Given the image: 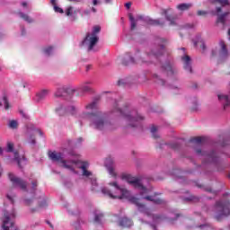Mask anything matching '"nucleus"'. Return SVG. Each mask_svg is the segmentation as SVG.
Masks as SVG:
<instances>
[{"mask_svg": "<svg viewBox=\"0 0 230 230\" xmlns=\"http://www.w3.org/2000/svg\"><path fill=\"white\" fill-rule=\"evenodd\" d=\"M64 155H66V151L59 153H57L56 151L49 152V159H51V161H54L55 163H60L63 168L70 170L71 172H73V173H78V172H76L75 168H79V170H82L83 177H86L87 181H89L92 184V191H98V190L96 189L98 186V182H96V177L93 174L92 172L87 170V168H89V163L82 161H73L72 164H68L67 161L64 159Z\"/></svg>", "mask_w": 230, "mask_h": 230, "instance_id": "f257e3e1", "label": "nucleus"}, {"mask_svg": "<svg viewBox=\"0 0 230 230\" xmlns=\"http://www.w3.org/2000/svg\"><path fill=\"white\" fill-rule=\"evenodd\" d=\"M121 105H123V102L115 101L111 111V114H114V116H120L121 118L126 119V121H128V127L134 128L139 125L140 121H143V119H145V117L137 113V111H131L127 104H124L123 107H121Z\"/></svg>", "mask_w": 230, "mask_h": 230, "instance_id": "f03ea898", "label": "nucleus"}, {"mask_svg": "<svg viewBox=\"0 0 230 230\" xmlns=\"http://www.w3.org/2000/svg\"><path fill=\"white\" fill-rule=\"evenodd\" d=\"M164 51V45H160L158 51L156 49H153L149 53H146L143 55L137 52L135 55V58H137L136 61L134 60V58H132V55H130V53H127L122 58V65L130 66L131 64H147L148 62H155V60H159V58H161Z\"/></svg>", "mask_w": 230, "mask_h": 230, "instance_id": "7ed1b4c3", "label": "nucleus"}, {"mask_svg": "<svg viewBox=\"0 0 230 230\" xmlns=\"http://www.w3.org/2000/svg\"><path fill=\"white\" fill-rule=\"evenodd\" d=\"M84 118H88L90 125L96 130H114L116 127L107 120V114L97 111L93 113H84Z\"/></svg>", "mask_w": 230, "mask_h": 230, "instance_id": "20e7f679", "label": "nucleus"}, {"mask_svg": "<svg viewBox=\"0 0 230 230\" xmlns=\"http://www.w3.org/2000/svg\"><path fill=\"white\" fill-rule=\"evenodd\" d=\"M122 179H125L128 184H132L133 188L139 190L140 196L142 199H145V200H148L149 202H154V204L158 205L165 204L164 199L155 197L157 194H155V196H147L149 190L143 185L141 180L138 178L132 177L130 174H124L122 175Z\"/></svg>", "mask_w": 230, "mask_h": 230, "instance_id": "39448f33", "label": "nucleus"}, {"mask_svg": "<svg viewBox=\"0 0 230 230\" xmlns=\"http://www.w3.org/2000/svg\"><path fill=\"white\" fill-rule=\"evenodd\" d=\"M208 3L210 4H214L216 6L215 10H211L210 13L211 15H217V19L216 21V23L222 24L223 30L229 24V20H227V15H229V12H225L222 13V8L224 6H229V0H208Z\"/></svg>", "mask_w": 230, "mask_h": 230, "instance_id": "423d86ee", "label": "nucleus"}, {"mask_svg": "<svg viewBox=\"0 0 230 230\" xmlns=\"http://www.w3.org/2000/svg\"><path fill=\"white\" fill-rule=\"evenodd\" d=\"M109 185L111 188L104 187L102 189V193L109 197L110 199H129L130 198V191L126 189H122L118 185L117 181L110 182Z\"/></svg>", "mask_w": 230, "mask_h": 230, "instance_id": "0eeeda50", "label": "nucleus"}, {"mask_svg": "<svg viewBox=\"0 0 230 230\" xmlns=\"http://www.w3.org/2000/svg\"><path fill=\"white\" fill-rule=\"evenodd\" d=\"M100 31H102V27H100V25H95L93 26L92 32L86 33L83 40V44L87 46L88 51H98V49H94V46L100 42V37H98Z\"/></svg>", "mask_w": 230, "mask_h": 230, "instance_id": "6e6552de", "label": "nucleus"}, {"mask_svg": "<svg viewBox=\"0 0 230 230\" xmlns=\"http://www.w3.org/2000/svg\"><path fill=\"white\" fill-rule=\"evenodd\" d=\"M230 203L228 201H217L216 203V220L217 222H221V220H224L226 217H229L230 215V209H229Z\"/></svg>", "mask_w": 230, "mask_h": 230, "instance_id": "1a4fd4ad", "label": "nucleus"}, {"mask_svg": "<svg viewBox=\"0 0 230 230\" xmlns=\"http://www.w3.org/2000/svg\"><path fill=\"white\" fill-rule=\"evenodd\" d=\"M15 218V211H12L11 213L4 210L3 217V225L2 227L4 230H19L15 228V225L13 224V219Z\"/></svg>", "mask_w": 230, "mask_h": 230, "instance_id": "9d476101", "label": "nucleus"}, {"mask_svg": "<svg viewBox=\"0 0 230 230\" xmlns=\"http://www.w3.org/2000/svg\"><path fill=\"white\" fill-rule=\"evenodd\" d=\"M9 181H11L13 188H21L22 191H28V183L26 181L20 177L13 175V173H8Z\"/></svg>", "mask_w": 230, "mask_h": 230, "instance_id": "9b49d317", "label": "nucleus"}, {"mask_svg": "<svg viewBox=\"0 0 230 230\" xmlns=\"http://www.w3.org/2000/svg\"><path fill=\"white\" fill-rule=\"evenodd\" d=\"M130 202H132V204H135L136 206H137L139 211H142V213H144L147 217H152L153 220H159L161 218V216L152 215V213L150 212V209L146 208L145 204H142L139 202V199L131 198Z\"/></svg>", "mask_w": 230, "mask_h": 230, "instance_id": "f8f14e48", "label": "nucleus"}, {"mask_svg": "<svg viewBox=\"0 0 230 230\" xmlns=\"http://www.w3.org/2000/svg\"><path fill=\"white\" fill-rule=\"evenodd\" d=\"M161 15H164L166 21L170 22L172 26L175 24V14H173V9L168 7L166 9H161Z\"/></svg>", "mask_w": 230, "mask_h": 230, "instance_id": "ddd939ff", "label": "nucleus"}, {"mask_svg": "<svg viewBox=\"0 0 230 230\" xmlns=\"http://www.w3.org/2000/svg\"><path fill=\"white\" fill-rule=\"evenodd\" d=\"M162 71L166 73L167 76H175L177 75V68L170 61H166L162 65Z\"/></svg>", "mask_w": 230, "mask_h": 230, "instance_id": "4468645a", "label": "nucleus"}, {"mask_svg": "<svg viewBox=\"0 0 230 230\" xmlns=\"http://www.w3.org/2000/svg\"><path fill=\"white\" fill-rule=\"evenodd\" d=\"M196 153L200 155H204L207 159V163H217V153L215 151H211L210 153H208L206 151L200 150V149H196Z\"/></svg>", "mask_w": 230, "mask_h": 230, "instance_id": "2eb2a0df", "label": "nucleus"}, {"mask_svg": "<svg viewBox=\"0 0 230 230\" xmlns=\"http://www.w3.org/2000/svg\"><path fill=\"white\" fill-rule=\"evenodd\" d=\"M128 19H129V22H130V30L131 31H134V30H136V28L137 27V21H144L145 22V16H143V14H138L137 16V18H134V14H132V13H129L128 14Z\"/></svg>", "mask_w": 230, "mask_h": 230, "instance_id": "dca6fc26", "label": "nucleus"}, {"mask_svg": "<svg viewBox=\"0 0 230 230\" xmlns=\"http://www.w3.org/2000/svg\"><path fill=\"white\" fill-rule=\"evenodd\" d=\"M74 93H76V90L72 88H67L66 86H61L58 88V90L55 93L56 98H60L64 96V94H73Z\"/></svg>", "mask_w": 230, "mask_h": 230, "instance_id": "f3484780", "label": "nucleus"}, {"mask_svg": "<svg viewBox=\"0 0 230 230\" xmlns=\"http://www.w3.org/2000/svg\"><path fill=\"white\" fill-rule=\"evenodd\" d=\"M181 60L183 62V67L185 71H189V73H193V70L191 69V58L190 56L185 55L181 57Z\"/></svg>", "mask_w": 230, "mask_h": 230, "instance_id": "a211bd4d", "label": "nucleus"}, {"mask_svg": "<svg viewBox=\"0 0 230 230\" xmlns=\"http://www.w3.org/2000/svg\"><path fill=\"white\" fill-rule=\"evenodd\" d=\"M105 166L108 168V172L111 177H117L118 174L114 172V166H112V159H106Z\"/></svg>", "mask_w": 230, "mask_h": 230, "instance_id": "6ab92c4d", "label": "nucleus"}, {"mask_svg": "<svg viewBox=\"0 0 230 230\" xmlns=\"http://www.w3.org/2000/svg\"><path fill=\"white\" fill-rule=\"evenodd\" d=\"M145 22H146L149 26H163L164 22L160 21L159 19L154 20L151 18H146Z\"/></svg>", "mask_w": 230, "mask_h": 230, "instance_id": "aec40b11", "label": "nucleus"}, {"mask_svg": "<svg viewBox=\"0 0 230 230\" xmlns=\"http://www.w3.org/2000/svg\"><path fill=\"white\" fill-rule=\"evenodd\" d=\"M48 94H49V91L48 90H42L41 92H39L36 94V102H42V100H46Z\"/></svg>", "mask_w": 230, "mask_h": 230, "instance_id": "412c9836", "label": "nucleus"}, {"mask_svg": "<svg viewBox=\"0 0 230 230\" xmlns=\"http://www.w3.org/2000/svg\"><path fill=\"white\" fill-rule=\"evenodd\" d=\"M133 222L131 219H128V217H122L119 221V226L121 227H131L133 226Z\"/></svg>", "mask_w": 230, "mask_h": 230, "instance_id": "4be33fe9", "label": "nucleus"}, {"mask_svg": "<svg viewBox=\"0 0 230 230\" xmlns=\"http://www.w3.org/2000/svg\"><path fill=\"white\" fill-rule=\"evenodd\" d=\"M189 141L190 143H194L195 145H200V143H204V141H206V137H191Z\"/></svg>", "mask_w": 230, "mask_h": 230, "instance_id": "5701e85b", "label": "nucleus"}, {"mask_svg": "<svg viewBox=\"0 0 230 230\" xmlns=\"http://www.w3.org/2000/svg\"><path fill=\"white\" fill-rule=\"evenodd\" d=\"M221 49L219 51V57H226L227 55V48L224 41H220Z\"/></svg>", "mask_w": 230, "mask_h": 230, "instance_id": "b1692460", "label": "nucleus"}, {"mask_svg": "<svg viewBox=\"0 0 230 230\" xmlns=\"http://www.w3.org/2000/svg\"><path fill=\"white\" fill-rule=\"evenodd\" d=\"M180 12H186L189 8H191V4H180L176 6Z\"/></svg>", "mask_w": 230, "mask_h": 230, "instance_id": "393cba45", "label": "nucleus"}, {"mask_svg": "<svg viewBox=\"0 0 230 230\" xmlns=\"http://www.w3.org/2000/svg\"><path fill=\"white\" fill-rule=\"evenodd\" d=\"M64 114H71V116H75V114H76V108L74 105L68 106L65 109Z\"/></svg>", "mask_w": 230, "mask_h": 230, "instance_id": "a878e982", "label": "nucleus"}, {"mask_svg": "<svg viewBox=\"0 0 230 230\" xmlns=\"http://www.w3.org/2000/svg\"><path fill=\"white\" fill-rule=\"evenodd\" d=\"M14 161H16L19 168H22V166L21 165V163L22 161H26V157L22 156V158L19 157V153H14Z\"/></svg>", "mask_w": 230, "mask_h": 230, "instance_id": "bb28decb", "label": "nucleus"}, {"mask_svg": "<svg viewBox=\"0 0 230 230\" xmlns=\"http://www.w3.org/2000/svg\"><path fill=\"white\" fill-rule=\"evenodd\" d=\"M98 4H102L101 0H92L93 6H92L91 10L93 13H96V12H98V10L95 7V6H98Z\"/></svg>", "mask_w": 230, "mask_h": 230, "instance_id": "cd10ccee", "label": "nucleus"}, {"mask_svg": "<svg viewBox=\"0 0 230 230\" xmlns=\"http://www.w3.org/2000/svg\"><path fill=\"white\" fill-rule=\"evenodd\" d=\"M87 84H90V83H85L84 84H82L80 87H79V90L82 91V93H91V86L87 85Z\"/></svg>", "mask_w": 230, "mask_h": 230, "instance_id": "c85d7f7f", "label": "nucleus"}, {"mask_svg": "<svg viewBox=\"0 0 230 230\" xmlns=\"http://www.w3.org/2000/svg\"><path fill=\"white\" fill-rule=\"evenodd\" d=\"M150 130L154 139H159V134H157V127L152 126Z\"/></svg>", "mask_w": 230, "mask_h": 230, "instance_id": "c756f323", "label": "nucleus"}, {"mask_svg": "<svg viewBox=\"0 0 230 230\" xmlns=\"http://www.w3.org/2000/svg\"><path fill=\"white\" fill-rule=\"evenodd\" d=\"M74 13H76V11H75V7L73 6H68L66 10V15L67 17H71Z\"/></svg>", "mask_w": 230, "mask_h": 230, "instance_id": "7c9ffc66", "label": "nucleus"}, {"mask_svg": "<svg viewBox=\"0 0 230 230\" xmlns=\"http://www.w3.org/2000/svg\"><path fill=\"white\" fill-rule=\"evenodd\" d=\"M19 16L21 17V19H23V21H26V22H33V20L30 18L28 14L19 13Z\"/></svg>", "mask_w": 230, "mask_h": 230, "instance_id": "2f4dec72", "label": "nucleus"}, {"mask_svg": "<svg viewBox=\"0 0 230 230\" xmlns=\"http://www.w3.org/2000/svg\"><path fill=\"white\" fill-rule=\"evenodd\" d=\"M102 218H103V214L96 213L94 217V222H96L97 224H100V222H102Z\"/></svg>", "mask_w": 230, "mask_h": 230, "instance_id": "473e14b6", "label": "nucleus"}, {"mask_svg": "<svg viewBox=\"0 0 230 230\" xmlns=\"http://www.w3.org/2000/svg\"><path fill=\"white\" fill-rule=\"evenodd\" d=\"M3 102L4 104V109L5 111H8V109H10V102H8V98L6 96L3 97Z\"/></svg>", "mask_w": 230, "mask_h": 230, "instance_id": "72a5a7b5", "label": "nucleus"}, {"mask_svg": "<svg viewBox=\"0 0 230 230\" xmlns=\"http://www.w3.org/2000/svg\"><path fill=\"white\" fill-rule=\"evenodd\" d=\"M17 127H19V124L17 123L16 120H11L9 122V128H10L15 129V128H17Z\"/></svg>", "mask_w": 230, "mask_h": 230, "instance_id": "f704fd0d", "label": "nucleus"}, {"mask_svg": "<svg viewBox=\"0 0 230 230\" xmlns=\"http://www.w3.org/2000/svg\"><path fill=\"white\" fill-rule=\"evenodd\" d=\"M85 108L87 109V111H94V109H96V102H93L90 104H87Z\"/></svg>", "mask_w": 230, "mask_h": 230, "instance_id": "c9c22d12", "label": "nucleus"}, {"mask_svg": "<svg viewBox=\"0 0 230 230\" xmlns=\"http://www.w3.org/2000/svg\"><path fill=\"white\" fill-rule=\"evenodd\" d=\"M199 229L201 230H213V228L211 227V226L205 224V225H201L199 226Z\"/></svg>", "mask_w": 230, "mask_h": 230, "instance_id": "e433bc0d", "label": "nucleus"}, {"mask_svg": "<svg viewBox=\"0 0 230 230\" xmlns=\"http://www.w3.org/2000/svg\"><path fill=\"white\" fill-rule=\"evenodd\" d=\"M197 15L199 17H206V15H208V12L207 11H203V10H199L197 12Z\"/></svg>", "mask_w": 230, "mask_h": 230, "instance_id": "4c0bfd02", "label": "nucleus"}, {"mask_svg": "<svg viewBox=\"0 0 230 230\" xmlns=\"http://www.w3.org/2000/svg\"><path fill=\"white\" fill-rule=\"evenodd\" d=\"M44 53L45 55H51V51H53V47H48L46 49H44Z\"/></svg>", "mask_w": 230, "mask_h": 230, "instance_id": "58836bf2", "label": "nucleus"}, {"mask_svg": "<svg viewBox=\"0 0 230 230\" xmlns=\"http://www.w3.org/2000/svg\"><path fill=\"white\" fill-rule=\"evenodd\" d=\"M54 11H55L57 13H64V9L58 7V5H55V6H54Z\"/></svg>", "mask_w": 230, "mask_h": 230, "instance_id": "ea45409f", "label": "nucleus"}, {"mask_svg": "<svg viewBox=\"0 0 230 230\" xmlns=\"http://www.w3.org/2000/svg\"><path fill=\"white\" fill-rule=\"evenodd\" d=\"M29 143H30L31 145H36L37 140H35V137L31 136V137H29Z\"/></svg>", "mask_w": 230, "mask_h": 230, "instance_id": "a19ab883", "label": "nucleus"}, {"mask_svg": "<svg viewBox=\"0 0 230 230\" xmlns=\"http://www.w3.org/2000/svg\"><path fill=\"white\" fill-rule=\"evenodd\" d=\"M7 152H13V144L12 143L7 144Z\"/></svg>", "mask_w": 230, "mask_h": 230, "instance_id": "79ce46f5", "label": "nucleus"}, {"mask_svg": "<svg viewBox=\"0 0 230 230\" xmlns=\"http://www.w3.org/2000/svg\"><path fill=\"white\" fill-rule=\"evenodd\" d=\"M39 208H48V202L46 200L41 201L40 203Z\"/></svg>", "mask_w": 230, "mask_h": 230, "instance_id": "37998d69", "label": "nucleus"}, {"mask_svg": "<svg viewBox=\"0 0 230 230\" xmlns=\"http://www.w3.org/2000/svg\"><path fill=\"white\" fill-rule=\"evenodd\" d=\"M74 227L75 230H82V228L80 227V222L75 223Z\"/></svg>", "mask_w": 230, "mask_h": 230, "instance_id": "c03bdc74", "label": "nucleus"}, {"mask_svg": "<svg viewBox=\"0 0 230 230\" xmlns=\"http://www.w3.org/2000/svg\"><path fill=\"white\" fill-rule=\"evenodd\" d=\"M217 55H218V49H212L211 57H217Z\"/></svg>", "mask_w": 230, "mask_h": 230, "instance_id": "a18cd8bd", "label": "nucleus"}, {"mask_svg": "<svg viewBox=\"0 0 230 230\" xmlns=\"http://www.w3.org/2000/svg\"><path fill=\"white\" fill-rule=\"evenodd\" d=\"M171 147H172L173 150H177V149L179 148V144H177V143L172 144V145H171Z\"/></svg>", "mask_w": 230, "mask_h": 230, "instance_id": "49530a36", "label": "nucleus"}, {"mask_svg": "<svg viewBox=\"0 0 230 230\" xmlns=\"http://www.w3.org/2000/svg\"><path fill=\"white\" fill-rule=\"evenodd\" d=\"M31 185H32V190H37V181H31Z\"/></svg>", "mask_w": 230, "mask_h": 230, "instance_id": "de8ad7c7", "label": "nucleus"}, {"mask_svg": "<svg viewBox=\"0 0 230 230\" xmlns=\"http://www.w3.org/2000/svg\"><path fill=\"white\" fill-rule=\"evenodd\" d=\"M125 6H126L127 10H130V7L132 6V2L126 3Z\"/></svg>", "mask_w": 230, "mask_h": 230, "instance_id": "09e8293b", "label": "nucleus"}, {"mask_svg": "<svg viewBox=\"0 0 230 230\" xmlns=\"http://www.w3.org/2000/svg\"><path fill=\"white\" fill-rule=\"evenodd\" d=\"M6 197L8 199V200H10V202H12V204H13V198L9 193L6 195Z\"/></svg>", "mask_w": 230, "mask_h": 230, "instance_id": "8fccbe9b", "label": "nucleus"}, {"mask_svg": "<svg viewBox=\"0 0 230 230\" xmlns=\"http://www.w3.org/2000/svg\"><path fill=\"white\" fill-rule=\"evenodd\" d=\"M31 199H25V206H31Z\"/></svg>", "mask_w": 230, "mask_h": 230, "instance_id": "3c124183", "label": "nucleus"}, {"mask_svg": "<svg viewBox=\"0 0 230 230\" xmlns=\"http://www.w3.org/2000/svg\"><path fill=\"white\" fill-rule=\"evenodd\" d=\"M50 3L52 4V6H54V8H55V6H57V0H50Z\"/></svg>", "mask_w": 230, "mask_h": 230, "instance_id": "603ef678", "label": "nucleus"}, {"mask_svg": "<svg viewBox=\"0 0 230 230\" xmlns=\"http://www.w3.org/2000/svg\"><path fill=\"white\" fill-rule=\"evenodd\" d=\"M156 82H158V84H159V82H160V84H161L162 85H164V80H163V79H158V81H156Z\"/></svg>", "mask_w": 230, "mask_h": 230, "instance_id": "864d4df0", "label": "nucleus"}, {"mask_svg": "<svg viewBox=\"0 0 230 230\" xmlns=\"http://www.w3.org/2000/svg\"><path fill=\"white\" fill-rule=\"evenodd\" d=\"M36 134H40V136H42V130L40 129H36Z\"/></svg>", "mask_w": 230, "mask_h": 230, "instance_id": "5fc2aeb1", "label": "nucleus"}, {"mask_svg": "<svg viewBox=\"0 0 230 230\" xmlns=\"http://www.w3.org/2000/svg\"><path fill=\"white\" fill-rule=\"evenodd\" d=\"M123 84H125V82H123V80H119L118 85H123Z\"/></svg>", "mask_w": 230, "mask_h": 230, "instance_id": "6e6d98bb", "label": "nucleus"}, {"mask_svg": "<svg viewBox=\"0 0 230 230\" xmlns=\"http://www.w3.org/2000/svg\"><path fill=\"white\" fill-rule=\"evenodd\" d=\"M84 15H89V14L91 13V11L85 10V11L84 12Z\"/></svg>", "mask_w": 230, "mask_h": 230, "instance_id": "4d7b16f0", "label": "nucleus"}, {"mask_svg": "<svg viewBox=\"0 0 230 230\" xmlns=\"http://www.w3.org/2000/svg\"><path fill=\"white\" fill-rule=\"evenodd\" d=\"M104 3L106 4H111V3H112V0H104Z\"/></svg>", "mask_w": 230, "mask_h": 230, "instance_id": "13d9d810", "label": "nucleus"}, {"mask_svg": "<svg viewBox=\"0 0 230 230\" xmlns=\"http://www.w3.org/2000/svg\"><path fill=\"white\" fill-rule=\"evenodd\" d=\"M200 48H201V49H203V51H204V49H206V45L203 43V44H201Z\"/></svg>", "mask_w": 230, "mask_h": 230, "instance_id": "bf43d9fd", "label": "nucleus"}, {"mask_svg": "<svg viewBox=\"0 0 230 230\" xmlns=\"http://www.w3.org/2000/svg\"><path fill=\"white\" fill-rule=\"evenodd\" d=\"M22 6L26 7V6H28V4H27L26 2H22Z\"/></svg>", "mask_w": 230, "mask_h": 230, "instance_id": "052dcab7", "label": "nucleus"}, {"mask_svg": "<svg viewBox=\"0 0 230 230\" xmlns=\"http://www.w3.org/2000/svg\"><path fill=\"white\" fill-rule=\"evenodd\" d=\"M91 67H92L91 65H87L86 66V71H89V69H91Z\"/></svg>", "mask_w": 230, "mask_h": 230, "instance_id": "680f3d73", "label": "nucleus"}, {"mask_svg": "<svg viewBox=\"0 0 230 230\" xmlns=\"http://www.w3.org/2000/svg\"><path fill=\"white\" fill-rule=\"evenodd\" d=\"M226 75H230V66L227 68Z\"/></svg>", "mask_w": 230, "mask_h": 230, "instance_id": "e2e57ef3", "label": "nucleus"}, {"mask_svg": "<svg viewBox=\"0 0 230 230\" xmlns=\"http://www.w3.org/2000/svg\"><path fill=\"white\" fill-rule=\"evenodd\" d=\"M0 155H3V147L0 146Z\"/></svg>", "mask_w": 230, "mask_h": 230, "instance_id": "0e129e2a", "label": "nucleus"}, {"mask_svg": "<svg viewBox=\"0 0 230 230\" xmlns=\"http://www.w3.org/2000/svg\"><path fill=\"white\" fill-rule=\"evenodd\" d=\"M31 213H35V211H37V209L36 208H31Z\"/></svg>", "mask_w": 230, "mask_h": 230, "instance_id": "69168bd1", "label": "nucleus"}, {"mask_svg": "<svg viewBox=\"0 0 230 230\" xmlns=\"http://www.w3.org/2000/svg\"><path fill=\"white\" fill-rule=\"evenodd\" d=\"M78 141H79V143H82V141H84V138L79 137V138H78Z\"/></svg>", "mask_w": 230, "mask_h": 230, "instance_id": "338daca9", "label": "nucleus"}, {"mask_svg": "<svg viewBox=\"0 0 230 230\" xmlns=\"http://www.w3.org/2000/svg\"><path fill=\"white\" fill-rule=\"evenodd\" d=\"M47 224H49V226L53 228V225H51L49 221H48Z\"/></svg>", "mask_w": 230, "mask_h": 230, "instance_id": "774afa93", "label": "nucleus"}]
</instances>
